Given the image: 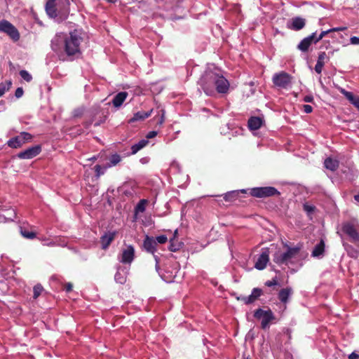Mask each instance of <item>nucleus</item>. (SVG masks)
I'll use <instances>...</instances> for the list:
<instances>
[{"label": "nucleus", "mask_w": 359, "mask_h": 359, "mask_svg": "<svg viewBox=\"0 0 359 359\" xmlns=\"http://www.w3.org/2000/svg\"><path fill=\"white\" fill-rule=\"evenodd\" d=\"M205 93L212 95L217 91L226 93L229 88V82L223 76L220 69L214 66L208 67L198 81Z\"/></svg>", "instance_id": "obj_1"}, {"label": "nucleus", "mask_w": 359, "mask_h": 359, "mask_svg": "<svg viewBox=\"0 0 359 359\" xmlns=\"http://www.w3.org/2000/svg\"><path fill=\"white\" fill-rule=\"evenodd\" d=\"M82 41L81 34L76 30L68 34L59 33L52 39L51 47L56 53L64 51L68 56L76 55L80 53V45Z\"/></svg>", "instance_id": "obj_2"}, {"label": "nucleus", "mask_w": 359, "mask_h": 359, "mask_svg": "<svg viewBox=\"0 0 359 359\" xmlns=\"http://www.w3.org/2000/svg\"><path fill=\"white\" fill-rule=\"evenodd\" d=\"M69 0H48L46 11L50 18L63 20L69 14Z\"/></svg>", "instance_id": "obj_3"}, {"label": "nucleus", "mask_w": 359, "mask_h": 359, "mask_svg": "<svg viewBox=\"0 0 359 359\" xmlns=\"http://www.w3.org/2000/svg\"><path fill=\"white\" fill-rule=\"evenodd\" d=\"M341 230L351 241L359 245V222L356 219L344 222L341 225Z\"/></svg>", "instance_id": "obj_4"}, {"label": "nucleus", "mask_w": 359, "mask_h": 359, "mask_svg": "<svg viewBox=\"0 0 359 359\" xmlns=\"http://www.w3.org/2000/svg\"><path fill=\"white\" fill-rule=\"evenodd\" d=\"M299 251V248H288L286 252L278 250L273 255V260L278 264H287Z\"/></svg>", "instance_id": "obj_5"}, {"label": "nucleus", "mask_w": 359, "mask_h": 359, "mask_svg": "<svg viewBox=\"0 0 359 359\" xmlns=\"http://www.w3.org/2000/svg\"><path fill=\"white\" fill-rule=\"evenodd\" d=\"M254 316L257 319L261 320V327L264 330L268 329L270 323L275 319V316L270 309H257L254 313Z\"/></svg>", "instance_id": "obj_6"}, {"label": "nucleus", "mask_w": 359, "mask_h": 359, "mask_svg": "<svg viewBox=\"0 0 359 359\" xmlns=\"http://www.w3.org/2000/svg\"><path fill=\"white\" fill-rule=\"evenodd\" d=\"M292 79V77L289 74L281 72L275 74L272 79L275 86L282 88H287L291 85Z\"/></svg>", "instance_id": "obj_7"}, {"label": "nucleus", "mask_w": 359, "mask_h": 359, "mask_svg": "<svg viewBox=\"0 0 359 359\" xmlns=\"http://www.w3.org/2000/svg\"><path fill=\"white\" fill-rule=\"evenodd\" d=\"M250 194L257 198H264L279 194L278 191L273 187H256L250 190Z\"/></svg>", "instance_id": "obj_8"}, {"label": "nucleus", "mask_w": 359, "mask_h": 359, "mask_svg": "<svg viewBox=\"0 0 359 359\" xmlns=\"http://www.w3.org/2000/svg\"><path fill=\"white\" fill-rule=\"evenodd\" d=\"M0 32L7 34L14 41H18L20 39L18 29L8 21H0Z\"/></svg>", "instance_id": "obj_9"}, {"label": "nucleus", "mask_w": 359, "mask_h": 359, "mask_svg": "<svg viewBox=\"0 0 359 359\" xmlns=\"http://www.w3.org/2000/svg\"><path fill=\"white\" fill-rule=\"evenodd\" d=\"M135 257V249L132 245H127L123 248L121 254L118 257V260L123 264H130Z\"/></svg>", "instance_id": "obj_10"}, {"label": "nucleus", "mask_w": 359, "mask_h": 359, "mask_svg": "<svg viewBox=\"0 0 359 359\" xmlns=\"http://www.w3.org/2000/svg\"><path fill=\"white\" fill-rule=\"evenodd\" d=\"M269 250L263 248L262 252L255 264V267L258 270H263L266 268L269 262Z\"/></svg>", "instance_id": "obj_11"}, {"label": "nucleus", "mask_w": 359, "mask_h": 359, "mask_svg": "<svg viewBox=\"0 0 359 359\" xmlns=\"http://www.w3.org/2000/svg\"><path fill=\"white\" fill-rule=\"evenodd\" d=\"M41 151V147L39 145L31 147L26 150L20 152L18 157L21 159H31L36 156Z\"/></svg>", "instance_id": "obj_12"}, {"label": "nucleus", "mask_w": 359, "mask_h": 359, "mask_svg": "<svg viewBox=\"0 0 359 359\" xmlns=\"http://www.w3.org/2000/svg\"><path fill=\"white\" fill-rule=\"evenodd\" d=\"M315 34H316V32H313L309 36H307V37L304 38L303 40H302L301 42L298 45V48L303 52L307 51L309 46L311 45V43H314Z\"/></svg>", "instance_id": "obj_13"}, {"label": "nucleus", "mask_w": 359, "mask_h": 359, "mask_svg": "<svg viewBox=\"0 0 359 359\" xmlns=\"http://www.w3.org/2000/svg\"><path fill=\"white\" fill-rule=\"evenodd\" d=\"M116 236V231H108L101 237L102 248L106 250L113 241Z\"/></svg>", "instance_id": "obj_14"}, {"label": "nucleus", "mask_w": 359, "mask_h": 359, "mask_svg": "<svg viewBox=\"0 0 359 359\" xmlns=\"http://www.w3.org/2000/svg\"><path fill=\"white\" fill-rule=\"evenodd\" d=\"M305 26V20L302 18L296 17L291 20L287 24L288 28L293 30H300Z\"/></svg>", "instance_id": "obj_15"}, {"label": "nucleus", "mask_w": 359, "mask_h": 359, "mask_svg": "<svg viewBox=\"0 0 359 359\" xmlns=\"http://www.w3.org/2000/svg\"><path fill=\"white\" fill-rule=\"evenodd\" d=\"M144 248L147 252L154 254L156 248V242L155 239L147 236L144 241Z\"/></svg>", "instance_id": "obj_16"}, {"label": "nucleus", "mask_w": 359, "mask_h": 359, "mask_svg": "<svg viewBox=\"0 0 359 359\" xmlns=\"http://www.w3.org/2000/svg\"><path fill=\"white\" fill-rule=\"evenodd\" d=\"M128 273L127 269H123L121 267H118L117 269V271L114 276V279L116 283L120 284H123L126 281V276Z\"/></svg>", "instance_id": "obj_17"}, {"label": "nucleus", "mask_w": 359, "mask_h": 359, "mask_svg": "<svg viewBox=\"0 0 359 359\" xmlns=\"http://www.w3.org/2000/svg\"><path fill=\"white\" fill-rule=\"evenodd\" d=\"M293 290L291 287L283 288L280 290L278 293V298L280 301L284 304H286L289 298L292 294Z\"/></svg>", "instance_id": "obj_18"}, {"label": "nucleus", "mask_w": 359, "mask_h": 359, "mask_svg": "<svg viewBox=\"0 0 359 359\" xmlns=\"http://www.w3.org/2000/svg\"><path fill=\"white\" fill-rule=\"evenodd\" d=\"M152 111H153V109H151L150 111H147V112L137 111V113H135L134 114L133 117L129 120V123H133L135 121L144 120L145 118H148L149 116H150L151 115Z\"/></svg>", "instance_id": "obj_19"}, {"label": "nucleus", "mask_w": 359, "mask_h": 359, "mask_svg": "<svg viewBox=\"0 0 359 359\" xmlns=\"http://www.w3.org/2000/svg\"><path fill=\"white\" fill-rule=\"evenodd\" d=\"M128 97V93L121 92L118 93L113 99L112 103L115 107H119L122 105L123 102Z\"/></svg>", "instance_id": "obj_20"}, {"label": "nucleus", "mask_w": 359, "mask_h": 359, "mask_svg": "<svg viewBox=\"0 0 359 359\" xmlns=\"http://www.w3.org/2000/svg\"><path fill=\"white\" fill-rule=\"evenodd\" d=\"M262 125V119L259 117H251L248 121V126L250 130H257Z\"/></svg>", "instance_id": "obj_21"}, {"label": "nucleus", "mask_w": 359, "mask_h": 359, "mask_svg": "<svg viewBox=\"0 0 359 359\" xmlns=\"http://www.w3.org/2000/svg\"><path fill=\"white\" fill-rule=\"evenodd\" d=\"M339 90L353 105L356 102H358V100H359L358 96H355L352 93L342 88H339Z\"/></svg>", "instance_id": "obj_22"}, {"label": "nucleus", "mask_w": 359, "mask_h": 359, "mask_svg": "<svg viewBox=\"0 0 359 359\" xmlns=\"http://www.w3.org/2000/svg\"><path fill=\"white\" fill-rule=\"evenodd\" d=\"M324 165L327 169L334 171L338 168L339 162L336 159L327 158L325 160Z\"/></svg>", "instance_id": "obj_23"}, {"label": "nucleus", "mask_w": 359, "mask_h": 359, "mask_svg": "<svg viewBox=\"0 0 359 359\" xmlns=\"http://www.w3.org/2000/svg\"><path fill=\"white\" fill-rule=\"evenodd\" d=\"M23 144V141L22 140V137L20 135H18L8 142V145L11 148H18L20 147Z\"/></svg>", "instance_id": "obj_24"}, {"label": "nucleus", "mask_w": 359, "mask_h": 359, "mask_svg": "<svg viewBox=\"0 0 359 359\" xmlns=\"http://www.w3.org/2000/svg\"><path fill=\"white\" fill-rule=\"evenodd\" d=\"M147 140H142L138 143L133 144L131 147V153L132 154H135L140 149L144 148L148 144Z\"/></svg>", "instance_id": "obj_25"}, {"label": "nucleus", "mask_w": 359, "mask_h": 359, "mask_svg": "<svg viewBox=\"0 0 359 359\" xmlns=\"http://www.w3.org/2000/svg\"><path fill=\"white\" fill-rule=\"evenodd\" d=\"M325 245L323 241H320L318 245H316L312 252V255L313 257H319L323 255L324 252Z\"/></svg>", "instance_id": "obj_26"}, {"label": "nucleus", "mask_w": 359, "mask_h": 359, "mask_svg": "<svg viewBox=\"0 0 359 359\" xmlns=\"http://www.w3.org/2000/svg\"><path fill=\"white\" fill-rule=\"evenodd\" d=\"M262 294V290L259 288H254L250 295L248 296V301L253 303Z\"/></svg>", "instance_id": "obj_27"}, {"label": "nucleus", "mask_w": 359, "mask_h": 359, "mask_svg": "<svg viewBox=\"0 0 359 359\" xmlns=\"http://www.w3.org/2000/svg\"><path fill=\"white\" fill-rule=\"evenodd\" d=\"M343 245L349 256L354 258L358 257V256L359 255V251L355 250L351 245L347 243H344Z\"/></svg>", "instance_id": "obj_28"}, {"label": "nucleus", "mask_w": 359, "mask_h": 359, "mask_svg": "<svg viewBox=\"0 0 359 359\" xmlns=\"http://www.w3.org/2000/svg\"><path fill=\"white\" fill-rule=\"evenodd\" d=\"M121 161V157L118 154H113L111 156V157L109 158V163L107 166L108 168H110L111 166H115Z\"/></svg>", "instance_id": "obj_29"}, {"label": "nucleus", "mask_w": 359, "mask_h": 359, "mask_svg": "<svg viewBox=\"0 0 359 359\" xmlns=\"http://www.w3.org/2000/svg\"><path fill=\"white\" fill-rule=\"evenodd\" d=\"M12 86L11 81H7L5 83H0V97L8 91Z\"/></svg>", "instance_id": "obj_30"}, {"label": "nucleus", "mask_w": 359, "mask_h": 359, "mask_svg": "<svg viewBox=\"0 0 359 359\" xmlns=\"http://www.w3.org/2000/svg\"><path fill=\"white\" fill-rule=\"evenodd\" d=\"M147 203V200H146V199L140 200V202L137 203V205L135 207V214H137L139 212H143L145 210Z\"/></svg>", "instance_id": "obj_31"}, {"label": "nucleus", "mask_w": 359, "mask_h": 359, "mask_svg": "<svg viewBox=\"0 0 359 359\" xmlns=\"http://www.w3.org/2000/svg\"><path fill=\"white\" fill-rule=\"evenodd\" d=\"M20 233L21 235L28 239H33L36 237V233L33 231H29L27 229H20Z\"/></svg>", "instance_id": "obj_32"}, {"label": "nucleus", "mask_w": 359, "mask_h": 359, "mask_svg": "<svg viewBox=\"0 0 359 359\" xmlns=\"http://www.w3.org/2000/svg\"><path fill=\"white\" fill-rule=\"evenodd\" d=\"M181 247V244L175 241V238H171L170 241L169 250L172 252L177 251Z\"/></svg>", "instance_id": "obj_33"}, {"label": "nucleus", "mask_w": 359, "mask_h": 359, "mask_svg": "<svg viewBox=\"0 0 359 359\" xmlns=\"http://www.w3.org/2000/svg\"><path fill=\"white\" fill-rule=\"evenodd\" d=\"M107 168H108V167L107 165L104 167H102L100 165H96L95 166V170L97 177H99L100 175H103L105 172Z\"/></svg>", "instance_id": "obj_34"}, {"label": "nucleus", "mask_w": 359, "mask_h": 359, "mask_svg": "<svg viewBox=\"0 0 359 359\" xmlns=\"http://www.w3.org/2000/svg\"><path fill=\"white\" fill-rule=\"evenodd\" d=\"M20 75L27 82H29L32 79V75L26 70H21L20 72Z\"/></svg>", "instance_id": "obj_35"}, {"label": "nucleus", "mask_w": 359, "mask_h": 359, "mask_svg": "<svg viewBox=\"0 0 359 359\" xmlns=\"http://www.w3.org/2000/svg\"><path fill=\"white\" fill-rule=\"evenodd\" d=\"M329 33H331L330 29H327L326 31L321 32V33L319 34L318 36H316V34L315 37H314V39H315L314 43H318L319 41H320L325 36H326Z\"/></svg>", "instance_id": "obj_36"}, {"label": "nucleus", "mask_w": 359, "mask_h": 359, "mask_svg": "<svg viewBox=\"0 0 359 359\" xmlns=\"http://www.w3.org/2000/svg\"><path fill=\"white\" fill-rule=\"evenodd\" d=\"M20 137H22V140L23 141V144L27 142H29L31 141L32 138V136L31 134L28 133H25V132H23V133H21L20 134Z\"/></svg>", "instance_id": "obj_37"}, {"label": "nucleus", "mask_w": 359, "mask_h": 359, "mask_svg": "<svg viewBox=\"0 0 359 359\" xmlns=\"http://www.w3.org/2000/svg\"><path fill=\"white\" fill-rule=\"evenodd\" d=\"M43 287L40 285H36L34 287V298L36 299L41 293Z\"/></svg>", "instance_id": "obj_38"}, {"label": "nucleus", "mask_w": 359, "mask_h": 359, "mask_svg": "<svg viewBox=\"0 0 359 359\" xmlns=\"http://www.w3.org/2000/svg\"><path fill=\"white\" fill-rule=\"evenodd\" d=\"M328 57L325 52H320L318 57L317 62H320L323 65H325V60H327Z\"/></svg>", "instance_id": "obj_39"}, {"label": "nucleus", "mask_w": 359, "mask_h": 359, "mask_svg": "<svg viewBox=\"0 0 359 359\" xmlns=\"http://www.w3.org/2000/svg\"><path fill=\"white\" fill-rule=\"evenodd\" d=\"M238 195V192L237 191H231V192H229L226 194H225L224 198L226 200V201H230L234 198H236Z\"/></svg>", "instance_id": "obj_40"}, {"label": "nucleus", "mask_w": 359, "mask_h": 359, "mask_svg": "<svg viewBox=\"0 0 359 359\" xmlns=\"http://www.w3.org/2000/svg\"><path fill=\"white\" fill-rule=\"evenodd\" d=\"M304 210L308 213V214H311L312 213L314 210H315V207L311 204H309V203H305L304 204Z\"/></svg>", "instance_id": "obj_41"}, {"label": "nucleus", "mask_w": 359, "mask_h": 359, "mask_svg": "<svg viewBox=\"0 0 359 359\" xmlns=\"http://www.w3.org/2000/svg\"><path fill=\"white\" fill-rule=\"evenodd\" d=\"M156 242H158V243L163 244L165 243L168 241V238L164 236L161 235L159 236H157L155 239Z\"/></svg>", "instance_id": "obj_42"}, {"label": "nucleus", "mask_w": 359, "mask_h": 359, "mask_svg": "<svg viewBox=\"0 0 359 359\" xmlns=\"http://www.w3.org/2000/svg\"><path fill=\"white\" fill-rule=\"evenodd\" d=\"M324 65H323L322 63H320V62H316V65L315 66V71L318 73V74H320L322 72V70H323V67Z\"/></svg>", "instance_id": "obj_43"}, {"label": "nucleus", "mask_w": 359, "mask_h": 359, "mask_svg": "<svg viewBox=\"0 0 359 359\" xmlns=\"http://www.w3.org/2000/svg\"><path fill=\"white\" fill-rule=\"evenodd\" d=\"M42 241L44 242V243H43V245H47V246H55V245H57V242H55V241H48V239H46V238L42 239Z\"/></svg>", "instance_id": "obj_44"}, {"label": "nucleus", "mask_w": 359, "mask_h": 359, "mask_svg": "<svg viewBox=\"0 0 359 359\" xmlns=\"http://www.w3.org/2000/svg\"><path fill=\"white\" fill-rule=\"evenodd\" d=\"M23 89L22 88H18L15 90V95L17 98H20L23 95Z\"/></svg>", "instance_id": "obj_45"}, {"label": "nucleus", "mask_w": 359, "mask_h": 359, "mask_svg": "<svg viewBox=\"0 0 359 359\" xmlns=\"http://www.w3.org/2000/svg\"><path fill=\"white\" fill-rule=\"evenodd\" d=\"M303 109L305 113L309 114V113L312 112L313 108L311 105L304 104V105H303Z\"/></svg>", "instance_id": "obj_46"}, {"label": "nucleus", "mask_w": 359, "mask_h": 359, "mask_svg": "<svg viewBox=\"0 0 359 359\" xmlns=\"http://www.w3.org/2000/svg\"><path fill=\"white\" fill-rule=\"evenodd\" d=\"M350 42L353 45H359V37H358V36L351 37Z\"/></svg>", "instance_id": "obj_47"}, {"label": "nucleus", "mask_w": 359, "mask_h": 359, "mask_svg": "<svg viewBox=\"0 0 359 359\" xmlns=\"http://www.w3.org/2000/svg\"><path fill=\"white\" fill-rule=\"evenodd\" d=\"M156 135H157V132L156 131H150L147 135V139H151V138L155 137Z\"/></svg>", "instance_id": "obj_48"}, {"label": "nucleus", "mask_w": 359, "mask_h": 359, "mask_svg": "<svg viewBox=\"0 0 359 359\" xmlns=\"http://www.w3.org/2000/svg\"><path fill=\"white\" fill-rule=\"evenodd\" d=\"M72 288H73V285H72V284L71 283H67L65 285V290L67 292H71L72 290Z\"/></svg>", "instance_id": "obj_49"}, {"label": "nucleus", "mask_w": 359, "mask_h": 359, "mask_svg": "<svg viewBox=\"0 0 359 359\" xmlns=\"http://www.w3.org/2000/svg\"><path fill=\"white\" fill-rule=\"evenodd\" d=\"M277 285V280H275V279H273L271 280H269L266 283V285H267L268 287H271V286H273V285Z\"/></svg>", "instance_id": "obj_50"}, {"label": "nucleus", "mask_w": 359, "mask_h": 359, "mask_svg": "<svg viewBox=\"0 0 359 359\" xmlns=\"http://www.w3.org/2000/svg\"><path fill=\"white\" fill-rule=\"evenodd\" d=\"M345 29H346V27H334V28L330 29L331 32L344 31Z\"/></svg>", "instance_id": "obj_51"}, {"label": "nucleus", "mask_w": 359, "mask_h": 359, "mask_svg": "<svg viewBox=\"0 0 359 359\" xmlns=\"http://www.w3.org/2000/svg\"><path fill=\"white\" fill-rule=\"evenodd\" d=\"M313 100V97L311 95H306L304 97V101L306 102H312Z\"/></svg>", "instance_id": "obj_52"}, {"label": "nucleus", "mask_w": 359, "mask_h": 359, "mask_svg": "<svg viewBox=\"0 0 359 359\" xmlns=\"http://www.w3.org/2000/svg\"><path fill=\"white\" fill-rule=\"evenodd\" d=\"M359 358V355L357 354L355 352H352L349 355H348V358L349 359H358Z\"/></svg>", "instance_id": "obj_53"}, {"label": "nucleus", "mask_w": 359, "mask_h": 359, "mask_svg": "<svg viewBox=\"0 0 359 359\" xmlns=\"http://www.w3.org/2000/svg\"><path fill=\"white\" fill-rule=\"evenodd\" d=\"M238 299H240V300L243 301L246 304H251L250 302L248 301V296L247 297L243 296V297H238Z\"/></svg>", "instance_id": "obj_54"}, {"label": "nucleus", "mask_w": 359, "mask_h": 359, "mask_svg": "<svg viewBox=\"0 0 359 359\" xmlns=\"http://www.w3.org/2000/svg\"><path fill=\"white\" fill-rule=\"evenodd\" d=\"M177 230H175L174 232V237L172 238L175 239V237L177 236Z\"/></svg>", "instance_id": "obj_55"}, {"label": "nucleus", "mask_w": 359, "mask_h": 359, "mask_svg": "<svg viewBox=\"0 0 359 359\" xmlns=\"http://www.w3.org/2000/svg\"><path fill=\"white\" fill-rule=\"evenodd\" d=\"M164 121V118H163V114L161 116V121H160V123H162Z\"/></svg>", "instance_id": "obj_56"}, {"label": "nucleus", "mask_w": 359, "mask_h": 359, "mask_svg": "<svg viewBox=\"0 0 359 359\" xmlns=\"http://www.w3.org/2000/svg\"><path fill=\"white\" fill-rule=\"evenodd\" d=\"M110 3H114L115 2L116 0H107Z\"/></svg>", "instance_id": "obj_57"}, {"label": "nucleus", "mask_w": 359, "mask_h": 359, "mask_svg": "<svg viewBox=\"0 0 359 359\" xmlns=\"http://www.w3.org/2000/svg\"><path fill=\"white\" fill-rule=\"evenodd\" d=\"M4 218H3V217H0V222H3V221H4Z\"/></svg>", "instance_id": "obj_58"}, {"label": "nucleus", "mask_w": 359, "mask_h": 359, "mask_svg": "<svg viewBox=\"0 0 359 359\" xmlns=\"http://www.w3.org/2000/svg\"><path fill=\"white\" fill-rule=\"evenodd\" d=\"M154 258H155L156 262H158V259H157L156 256H154Z\"/></svg>", "instance_id": "obj_59"}]
</instances>
